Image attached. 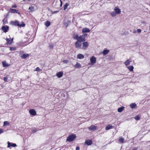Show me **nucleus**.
<instances>
[{
  "label": "nucleus",
  "instance_id": "f257e3e1",
  "mask_svg": "<svg viewBox=\"0 0 150 150\" xmlns=\"http://www.w3.org/2000/svg\"><path fill=\"white\" fill-rule=\"evenodd\" d=\"M10 23L11 24L15 25V26H18L20 27H23L25 26V24L23 22H22V23L20 24L19 22L17 21H11L10 22Z\"/></svg>",
  "mask_w": 150,
  "mask_h": 150
},
{
  "label": "nucleus",
  "instance_id": "f3484780",
  "mask_svg": "<svg viewBox=\"0 0 150 150\" xmlns=\"http://www.w3.org/2000/svg\"><path fill=\"white\" fill-rule=\"evenodd\" d=\"M63 73L62 72H59L57 74V76L59 78L62 76Z\"/></svg>",
  "mask_w": 150,
  "mask_h": 150
},
{
  "label": "nucleus",
  "instance_id": "ddd939ff",
  "mask_svg": "<svg viewBox=\"0 0 150 150\" xmlns=\"http://www.w3.org/2000/svg\"><path fill=\"white\" fill-rule=\"evenodd\" d=\"M84 55L81 54H78L77 55V58L79 59H82L84 58Z\"/></svg>",
  "mask_w": 150,
  "mask_h": 150
},
{
  "label": "nucleus",
  "instance_id": "864d4df0",
  "mask_svg": "<svg viewBox=\"0 0 150 150\" xmlns=\"http://www.w3.org/2000/svg\"><path fill=\"white\" fill-rule=\"evenodd\" d=\"M54 13H57V11H54Z\"/></svg>",
  "mask_w": 150,
  "mask_h": 150
},
{
  "label": "nucleus",
  "instance_id": "9b49d317",
  "mask_svg": "<svg viewBox=\"0 0 150 150\" xmlns=\"http://www.w3.org/2000/svg\"><path fill=\"white\" fill-rule=\"evenodd\" d=\"M85 144L89 146L91 145L92 143V141L91 140H88L85 141Z\"/></svg>",
  "mask_w": 150,
  "mask_h": 150
},
{
  "label": "nucleus",
  "instance_id": "5701e85b",
  "mask_svg": "<svg viewBox=\"0 0 150 150\" xmlns=\"http://www.w3.org/2000/svg\"><path fill=\"white\" fill-rule=\"evenodd\" d=\"M88 46V44L87 42H85L83 43V46L84 48Z\"/></svg>",
  "mask_w": 150,
  "mask_h": 150
},
{
  "label": "nucleus",
  "instance_id": "f8f14e48",
  "mask_svg": "<svg viewBox=\"0 0 150 150\" xmlns=\"http://www.w3.org/2000/svg\"><path fill=\"white\" fill-rule=\"evenodd\" d=\"M90 31L89 29L87 28H84L83 29L82 32L83 33H88Z\"/></svg>",
  "mask_w": 150,
  "mask_h": 150
},
{
  "label": "nucleus",
  "instance_id": "f704fd0d",
  "mask_svg": "<svg viewBox=\"0 0 150 150\" xmlns=\"http://www.w3.org/2000/svg\"><path fill=\"white\" fill-rule=\"evenodd\" d=\"M137 33L138 34L142 32V30L140 29H138L136 30Z\"/></svg>",
  "mask_w": 150,
  "mask_h": 150
},
{
  "label": "nucleus",
  "instance_id": "7c9ffc66",
  "mask_svg": "<svg viewBox=\"0 0 150 150\" xmlns=\"http://www.w3.org/2000/svg\"><path fill=\"white\" fill-rule=\"evenodd\" d=\"M79 36L76 35H74V39H76L78 41L79 39Z\"/></svg>",
  "mask_w": 150,
  "mask_h": 150
},
{
  "label": "nucleus",
  "instance_id": "20e7f679",
  "mask_svg": "<svg viewBox=\"0 0 150 150\" xmlns=\"http://www.w3.org/2000/svg\"><path fill=\"white\" fill-rule=\"evenodd\" d=\"M90 61H91V64H93L96 63V58L94 56H92L90 58Z\"/></svg>",
  "mask_w": 150,
  "mask_h": 150
},
{
  "label": "nucleus",
  "instance_id": "de8ad7c7",
  "mask_svg": "<svg viewBox=\"0 0 150 150\" xmlns=\"http://www.w3.org/2000/svg\"><path fill=\"white\" fill-rule=\"evenodd\" d=\"M36 131H37V130H35V129H33V133H34V132H35Z\"/></svg>",
  "mask_w": 150,
  "mask_h": 150
},
{
  "label": "nucleus",
  "instance_id": "58836bf2",
  "mask_svg": "<svg viewBox=\"0 0 150 150\" xmlns=\"http://www.w3.org/2000/svg\"><path fill=\"white\" fill-rule=\"evenodd\" d=\"M63 62L65 64H67L69 62V61L68 60H63Z\"/></svg>",
  "mask_w": 150,
  "mask_h": 150
},
{
  "label": "nucleus",
  "instance_id": "49530a36",
  "mask_svg": "<svg viewBox=\"0 0 150 150\" xmlns=\"http://www.w3.org/2000/svg\"><path fill=\"white\" fill-rule=\"evenodd\" d=\"M137 147H135V148H134L133 149V150H137Z\"/></svg>",
  "mask_w": 150,
  "mask_h": 150
},
{
  "label": "nucleus",
  "instance_id": "72a5a7b5",
  "mask_svg": "<svg viewBox=\"0 0 150 150\" xmlns=\"http://www.w3.org/2000/svg\"><path fill=\"white\" fill-rule=\"evenodd\" d=\"M69 5V4L67 3L65 4L64 6V10H65L67 8V6Z\"/></svg>",
  "mask_w": 150,
  "mask_h": 150
},
{
  "label": "nucleus",
  "instance_id": "2eb2a0df",
  "mask_svg": "<svg viewBox=\"0 0 150 150\" xmlns=\"http://www.w3.org/2000/svg\"><path fill=\"white\" fill-rule=\"evenodd\" d=\"M28 9L30 12H32L35 11V8L33 6H31L29 7Z\"/></svg>",
  "mask_w": 150,
  "mask_h": 150
},
{
  "label": "nucleus",
  "instance_id": "39448f33",
  "mask_svg": "<svg viewBox=\"0 0 150 150\" xmlns=\"http://www.w3.org/2000/svg\"><path fill=\"white\" fill-rule=\"evenodd\" d=\"M85 40V35H82L79 37V39L78 41L80 42L84 41Z\"/></svg>",
  "mask_w": 150,
  "mask_h": 150
},
{
  "label": "nucleus",
  "instance_id": "bb28decb",
  "mask_svg": "<svg viewBox=\"0 0 150 150\" xmlns=\"http://www.w3.org/2000/svg\"><path fill=\"white\" fill-rule=\"evenodd\" d=\"M50 25V21H47L45 23V25L47 27H49Z\"/></svg>",
  "mask_w": 150,
  "mask_h": 150
},
{
  "label": "nucleus",
  "instance_id": "c756f323",
  "mask_svg": "<svg viewBox=\"0 0 150 150\" xmlns=\"http://www.w3.org/2000/svg\"><path fill=\"white\" fill-rule=\"evenodd\" d=\"M16 50V47H10V50L11 51H14Z\"/></svg>",
  "mask_w": 150,
  "mask_h": 150
},
{
  "label": "nucleus",
  "instance_id": "dca6fc26",
  "mask_svg": "<svg viewBox=\"0 0 150 150\" xmlns=\"http://www.w3.org/2000/svg\"><path fill=\"white\" fill-rule=\"evenodd\" d=\"M74 66L76 68H80L81 67V65L79 62H77L76 64Z\"/></svg>",
  "mask_w": 150,
  "mask_h": 150
},
{
  "label": "nucleus",
  "instance_id": "f03ea898",
  "mask_svg": "<svg viewBox=\"0 0 150 150\" xmlns=\"http://www.w3.org/2000/svg\"><path fill=\"white\" fill-rule=\"evenodd\" d=\"M76 137L75 134H71L69 135L67 137V141L70 142H72Z\"/></svg>",
  "mask_w": 150,
  "mask_h": 150
},
{
  "label": "nucleus",
  "instance_id": "8fccbe9b",
  "mask_svg": "<svg viewBox=\"0 0 150 150\" xmlns=\"http://www.w3.org/2000/svg\"><path fill=\"white\" fill-rule=\"evenodd\" d=\"M142 23H144H144H146V22L144 21H143L142 22Z\"/></svg>",
  "mask_w": 150,
  "mask_h": 150
},
{
  "label": "nucleus",
  "instance_id": "1a4fd4ad",
  "mask_svg": "<svg viewBox=\"0 0 150 150\" xmlns=\"http://www.w3.org/2000/svg\"><path fill=\"white\" fill-rule=\"evenodd\" d=\"M75 45L76 48H79L81 46V44L80 42L78 41L75 42Z\"/></svg>",
  "mask_w": 150,
  "mask_h": 150
},
{
  "label": "nucleus",
  "instance_id": "4be33fe9",
  "mask_svg": "<svg viewBox=\"0 0 150 150\" xmlns=\"http://www.w3.org/2000/svg\"><path fill=\"white\" fill-rule=\"evenodd\" d=\"M2 64L3 65V66L4 67H8L10 65L5 61H3L2 62Z\"/></svg>",
  "mask_w": 150,
  "mask_h": 150
},
{
  "label": "nucleus",
  "instance_id": "3c124183",
  "mask_svg": "<svg viewBox=\"0 0 150 150\" xmlns=\"http://www.w3.org/2000/svg\"><path fill=\"white\" fill-rule=\"evenodd\" d=\"M85 35V36H86L87 35V34H85L84 35Z\"/></svg>",
  "mask_w": 150,
  "mask_h": 150
},
{
  "label": "nucleus",
  "instance_id": "412c9836",
  "mask_svg": "<svg viewBox=\"0 0 150 150\" xmlns=\"http://www.w3.org/2000/svg\"><path fill=\"white\" fill-rule=\"evenodd\" d=\"M130 62V61L129 59H128L125 62L124 64L125 66H127L129 64Z\"/></svg>",
  "mask_w": 150,
  "mask_h": 150
},
{
  "label": "nucleus",
  "instance_id": "603ef678",
  "mask_svg": "<svg viewBox=\"0 0 150 150\" xmlns=\"http://www.w3.org/2000/svg\"><path fill=\"white\" fill-rule=\"evenodd\" d=\"M126 32H125L124 33V34H125V35H126Z\"/></svg>",
  "mask_w": 150,
  "mask_h": 150
},
{
  "label": "nucleus",
  "instance_id": "423d86ee",
  "mask_svg": "<svg viewBox=\"0 0 150 150\" xmlns=\"http://www.w3.org/2000/svg\"><path fill=\"white\" fill-rule=\"evenodd\" d=\"M88 129L90 130L94 131L96 129L97 127L94 125H92L90 127H88Z\"/></svg>",
  "mask_w": 150,
  "mask_h": 150
},
{
  "label": "nucleus",
  "instance_id": "a19ab883",
  "mask_svg": "<svg viewBox=\"0 0 150 150\" xmlns=\"http://www.w3.org/2000/svg\"><path fill=\"white\" fill-rule=\"evenodd\" d=\"M11 146L12 147H15L16 146V144L12 143Z\"/></svg>",
  "mask_w": 150,
  "mask_h": 150
},
{
  "label": "nucleus",
  "instance_id": "a18cd8bd",
  "mask_svg": "<svg viewBox=\"0 0 150 150\" xmlns=\"http://www.w3.org/2000/svg\"><path fill=\"white\" fill-rule=\"evenodd\" d=\"M17 7V6L16 5H14L12 6V8H16Z\"/></svg>",
  "mask_w": 150,
  "mask_h": 150
},
{
  "label": "nucleus",
  "instance_id": "2f4dec72",
  "mask_svg": "<svg viewBox=\"0 0 150 150\" xmlns=\"http://www.w3.org/2000/svg\"><path fill=\"white\" fill-rule=\"evenodd\" d=\"M42 70L41 69H40L39 67H37L35 69V71H40Z\"/></svg>",
  "mask_w": 150,
  "mask_h": 150
},
{
  "label": "nucleus",
  "instance_id": "4468645a",
  "mask_svg": "<svg viewBox=\"0 0 150 150\" xmlns=\"http://www.w3.org/2000/svg\"><path fill=\"white\" fill-rule=\"evenodd\" d=\"M113 127V126H112L111 125H109L106 127L105 129L106 130H108L110 129H112Z\"/></svg>",
  "mask_w": 150,
  "mask_h": 150
},
{
  "label": "nucleus",
  "instance_id": "473e14b6",
  "mask_svg": "<svg viewBox=\"0 0 150 150\" xmlns=\"http://www.w3.org/2000/svg\"><path fill=\"white\" fill-rule=\"evenodd\" d=\"M119 140L122 143H123L124 140V139L122 137H120Z\"/></svg>",
  "mask_w": 150,
  "mask_h": 150
},
{
  "label": "nucleus",
  "instance_id": "37998d69",
  "mask_svg": "<svg viewBox=\"0 0 150 150\" xmlns=\"http://www.w3.org/2000/svg\"><path fill=\"white\" fill-rule=\"evenodd\" d=\"M3 130L1 129H0V133H3Z\"/></svg>",
  "mask_w": 150,
  "mask_h": 150
},
{
  "label": "nucleus",
  "instance_id": "6e6552de",
  "mask_svg": "<svg viewBox=\"0 0 150 150\" xmlns=\"http://www.w3.org/2000/svg\"><path fill=\"white\" fill-rule=\"evenodd\" d=\"M9 29V27L8 26H3L2 27L1 29L5 33Z\"/></svg>",
  "mask_w": 150,
  "mask_h": 150
},
{
  "label": "nucleus",
  "instance_id": "c9c22d12",
  "mask_svg": "<svg viewBox=\"0 0 150 150\" xmlns=\"http://www.w3.org/2000/svg\"><path fill=\"white\" fill-rule=\"evenodd\" d=\"M140 117L139 115H137V116H136V117H135V119L136 120H139L140 119Z\"/></svg>",
  "mask_w": 150,
  "mask_h": 150
},
{
  "label": "nucleus",
  "instance_id": "b1692460",
  "mask_svg": "<svg viewBox=\"0 0 150 150\" xmlns=\"http://www.w3.org/2000/svg\"><path fill=\"white\" fill-rule=\"evenodd\" d=\"M124 108V107H122L119 108L117 110L118 112H121L123 110Z\"/></svg>",
  "mask_w": 150,
  "mask_h": 150
},
{
  "label": "nucleus",
  "instance_id": "09e8293b",
  "mask_svg": "<svg viewBox=\"0 0 150 150\" xmlns=\"http://www.w3.org/2000/svg\"><path fill=\"white\" fill-rule=\"evenodd\" d=\"M60 2H61V6H62V1H61V0H60Z\"/></svg>",
  "mask_w": 150,
  "mask_h": 150
},
{
  "label": "nucleus",
  "instance_id": "c85d7f7f",
  "mask_svg": "<svg viewBox=\"0 0 150 150\" xmlns=\"http://www.w3.org/2000/svg\"><path fill=\"white\" fill-rule=\"evenodd\" d=\"M9 123L7 121H4V122L3 126H5L6 125H9Z\"/></svg>",
  "mask_w": 150,
  "mask_h": 150
},
{
  "label": "nucleus",
  "instance_id": "c03bdc74",
  "mask_svg": "<svg viewBox=\"0 0 150 150\" xmlns=\"http://www.w3.org/2000/svg\"><path fill=\"white\" fill-rule=\"evenodd\" d=\"M79 149L80 148L79 146L76 147V150H79Z\"/></svg>",
  "mask_w": 150,
  "mask_h": 150
},
{
  "label": "nucleus",
  "instance_id": "e433bc0d",
  "mask_svg": "<svg viewBox=\"0 0 150 150\" xmlns=\"http://www.w3.org/2000/svg\"><path fill=\"white\" fill-rule=\"evenodd\" d=\"M7 144H8L7 147L9 148L10 146H11V143L9 142H8Z\"/></svg>",
  "mask_w": 150,
  "mask_h": 150
},
{
  "label": "nucleus",
  "instance_id": "a211bd4d",
  "mask_svg": "<svg viewBox=\"0 0 150 150\" xmlns=\"http://www.w3.org/2000/svg\"><path fill=\"white\" fill-rule=\"evenodd\" d=\"M10 10L11 11V12L13 13H15L16 12V13H17L18 14H20L19 12L17 10H16V9H12L11 8L10 9Z\"/></svg>",
  "mask_w": 150,
  "mask_h": 150
},
{
  "label": "nucleus",
  "instance_id": "cd10ccee",
  "mask_svg": "<svg viewBox=\"0 0 150 150\" xmlns=\"http://www.w3.org/2000/svg\"><path fill=\"white\" fill-rule=\"evenodd\" d=\"M29 56L28 54H23L22 56L21 57L23 59H25Z\"/></svg>",
  "mask_w": 150,
  "mask_h": 150
},
{
  "label": "nucleus",
  "instance_id": "6ab92c4d",
  "mask_svg": "<svg viewBox=\"0 0 150 150\" xmlns=\"http://www.w3.org/2000/svg\"><path fill=\"white\" fill-rule=\"evenodd\" d=\"M130 106L132 109L135 108L137 106V105L135 103H131L130 105Z\"/></svg>",
  "mask_w": 150,
  "mask_h": 150
},
{
  "label": "nucleus",
  "instance_id": "79ce46f5",
  "mask_svg": "<svg viewBox=\"0 0 150 150\" xmlns=\"http://www.w3.org/2000/svg\"><path fill=\"white\" fill-rule=\"evenodd\" d=\"M133 33L134 34H135L136 33H137V32L136 31V30H134L133 31Z\"/></svg>",
  "mask_w": 150,
  "mask_h": 150
},
{
  "label": "nucleus",
  "instance_id": "7ed1b4c3",
  "mask_svg": "<svg viewBox=\"0 0 150 150\" xmlns=\"http://www.w3.org/2000/svg\"><path fill=\"white\" fill-rule=\"evenodd\" d=\"M114 10L117 15L120 14L121 12L120 9L117 6L115 7Z\"/></svg>",
  "mask_w": 150,
  "mask_h": 150
},
{
  "label": "nucleus",
  "instance_id": "5fc2aeb1",
  "mask_svg": "<svg viewBox=\"0 0 150 150\" xmlns=\"http://www.w3.org/2000/svg\"><path fill=\"white\" fill-rule=\"evenodd\" d=\"M149 28L150 29V25H149Z\"/></svg>",
  "mask_w": 150,
  "mask_h": 150
},
{
  "label": "nucleus",
  "instance_id": "9d476101",
  "mask_svg": "<svg viewBox=\"0 0 150 150\" xmlns=\"http://www.w3.org/2000/svg\"><path fill=\"white\" fill-rule=\"evenodd\" d=\"M6 40L7 41V43L8 44H10L13 42V39L12 38L9 40V39L7 38Z\"/></svg>",
  "mask_w": 150,
  "mask_h": 150
},
{
  "label": "nucleus",
  "instance_id": "4c0bfd02",
  "mask_svg": "<svg viewBox=\"0 0 150 150\" xmlns=\"http://www.w3.org/2000/svg\"><path fill=\"white\" fill-rule=\"evenodd\" d=\"M53 47V45L52 44H50L49 45V47L50 49H52Z\"/></svg>",
  "mask_w": 150,
  "mask_h": 150
},
{
  "label": "nucleus",
  "instance_id": "aec40b11",
  "mask_svg": "<svg viewBox=\"0 0 150 150\" xmlns=\"http://www.w3.org/2000/svg\"><path fill=\"white\" fill-rule=\"evenodd\" d=\"M111 16L112 17H115L117 15V14L115 11H112L110 13Z\"/></svg>",
  "mask_w": 150,
  "mask_h": 150
},
{
  "label": "nucleus",
  "instance_id": "ea45409f",
  "mask_svg": "<svg viewBox=\"0 0 150 150\" xmlns=\"http://www.w3.org/2000/svg\"><path fill=\"white\" fill-rule=\"evenodd\" d=\"M8 78V77L7 76L4 77V80L5 81H7Z\"/></svg>",
  "mask_w": 150,
  "mask_h": 150
},
{
  "label": "nucleus",
  "instance_id": "393cba45",
  "mask_svg": "<svg viewBox=\"0 0 150 150\" xmlns=\"http://www.w3.org/2000/svg\"><path fill=\"white\" fill-rule=\"evenodd\" d=\"M109 52V51L108 50H105L103 51L102 52V53L104 55H105L107 54H108Z\"/></svg>",
  "mask_w": 150,
  "mask_h": 150
},
{
  "label": "nucleus",
  "instance_id": "0eeeda50",
  "mask_svg": "<svg viewBox=\"0 0 150 150\" xmlns=\"http://www.w3.org/2000/svg\"><path fill=\"white\" fill-rule=\"evenodd\" d=\"M29 112L30 114L33 116H35L36 114V112L33 109H30L29 110Z\"/></svg>",
  "mask_w": 150,
  "mask_h": 150
},
{
  "label": "nucleus",
  "instance_id": "a878e982",
  "mask_svg": "<svg viewBox=\"0 0 150 150\" xmlns=\"http://www.w3.org/2000/svg\"><path fill=\"white\" fill-rule=\"evenodd\" d=\"M127 68L130 71H132L133 70L134 67L132 66L127 67Z\"/></svg>",
  "mask_w": 150,
  "mask_h": 150
}]
</instances>
